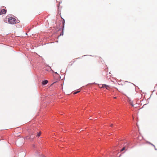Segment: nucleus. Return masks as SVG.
<instances>
[{
    "mask_svg": "<svg viewBox=\"0 0 157 157\" xmlns=\"http://www.w3.org/2000/svg\"><path fill=\"white\" fill-rule=\"evenodd\" d=\"M125 149V147H123L122 149L121 150V151H123Z\"/></svg>",
    "mask_w": 157,
    "mask_h": 157,
    "instance_id": "obj_10",
    "label": "nucleus"
},
{
    "mask_svg": "<svg viewBox=\"0 0 157 157\" xmlns=\"http://www.w3.org/2000/svg\"><path fill=\"white\" fill-rule=\"evenodd\" d=\"M8 21L11 24H15L16 22V19L13 17H10L8 19Z\"/></svg>",
    "mask_w": 157,
    "mask_h": 157,
    "instance_id": "obj_1",
    "label": "nucleus"
},
{
    "mask_svg": "<svg viewBox=\"0 0 157 157\" xmlns=\"http://www.w3.org/2000/svg\"><path fill=\"white\" fill-rule=\"evenodd\" d=\"M113 126V124H111L110 125V126L111 127H112Z\"/></svg>",
    "mask_w": 157,
    "mask_h": 157,
    "instance_id": "obj_11",
    "label": "nucleus"
},
{
    "mask_svg": "<svg viewBox=\"0 0 157 157\" xmlns=\"http://www.w3.org/2000/svg\"><path fill=\"white\" fill-rule=\"evenodd\" d=\"M129 103L132 106L134 107V105L133 104V101H131V100H129Z\"/></svg>",
    "mask_w": 157,
    "mask_h": 157,
    "instance_id": "obj_6",
    "label": "nucleus"
},
{
    "mask_svg": "<svg viewBox=\"0 0 157 157\" xmlns=\"http://www.w3.org/2000/svg\"><path fill=\"white\" fill-rule=\"evenodd\" d=\"M113 98H114V99H116V97H114Z\"/></svg>",
    "mask_w": 157,
    "mask_h": 157,
    "instance_id": "obj_12",
    "label": "nucleus"
},
{
    "mask_svg": "<svg viewBox=\"0 0 157 157\" xmlns=\"http://www.w3.org/2000/svg\"><path fill=\"white\" fill-rule=\"evenodd\" d=\"M41 134V133L40 132H39L38 133L37 136H39Z\"/></svg>",
    "mask_w": 157,
    "mask_h": 157,
    "instance_id": "obj_8",
    "label": "nucleus"
},
{
    "mask_svg": "<svg viewBox=\"0 0 157 157\" xmlns=\"http://www.w3.org/2000/svg\"><path fill=\"white\" fill-rule=\"evenodd\" d=\"M56 74H57V72L55 73Z\"/></svg>",
    "mask_w": 157,
    "mask_h": 157,
    "instance_id": "obj_13",
    "label": "nucleus"
},
{
    "mask_svg": "<svg viewBox=\"0 0 157 157\" xmlns=\"http://www.w3.org/2000/svg\"><path fill=\"white\" fill-rule=\"evenodd\" d=\"M6 10L5 9H2L1 11H0V14H6Z\"/></svg>",
    "mask_w": 157,
    "mask_h": 157,
    "instance_id": "obj_2",
    "label": "nucleus"
},
{
    "mask_svg": "<svg viewBox=\"0 0 157 157\" xmlns=\"http://www.w3.org/2000/svg\"><path fill=\"white\" fill-rule=\"evenodd\" d=\"M104 84H100L99 85V87L100 88H104Z\"/></svg>",
    "mask_w": 157,
    "mask_h": 157,
    "instance_id": "obj_5",
    "label": "nucleus"
},
{
    "mask_svg": "<svg viewBox=\"0 0 157 157\" xmlns=\"http://www.w3.org/2000/svg\"><path fill=\"white\" fill-rule=\"evenodd\" d=\"M48 82V81L47 80H45L44 81H43L42 82V84L43 85H45Z\"/></svg>",
    "mask_w": 157,
    "mask_h": 157,
    "instance_id": "obj_3",
    "label": "nucleus"
},
{
    "mask_svg": "<svg viewBox=\"0 0 157 157\" xmlns=\"http://www.w3.org/2000/svg\"><path fill=\"white\" fill-rule=\"evenodd\" d=\"M147 143L151 144V145L153 146L154 147H155V146L153 144H151V143L149 142H147Z\"/></svg>",
    "mask_w": 157,
    "mask_h": 157,
    "instance_id": "obj_9",
    "label": "nucleus"
},
{
    "mask_svg": "<svg viewBox=\"0 0 157 157\" xmlns=\"http://www.w3.org/2000/svg\"><path fill=\"white\" fill-rule=\"evenodd\" d=\"M80 92V91H76V92H74L73 94H76L79 93Z\"/></svg>",
    "mask_w": 157,
    "mask_h": 157,
    "instance_id": "obj_7",
    "label": "nucleus"
},
{
    "mask_svg": "<svg viewBox=\"0 0 157 157\" xmlns=\"http://www.w3.org/2000/svg\"><path fill=\"white\" fill-rule=\"evenodd\" d=\"M104 88H105L106 89L108 90L110 88L109 86L106 85V84H104Z\"/></svg>",
    "mask_w": 157,
    "mask_h": 157,
    "instance_id": "obj_4",
    "label": "nucleus"
}]
</instances>
